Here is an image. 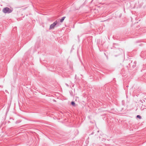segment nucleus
Returning <instances> with one entry per match:
<instances>
[{
    "mask_svg": "<svg viewBox=\"0 0 146 146\" xmlns=\"http://www.w3.org/2000/svg\"><path fill=\"white\" fill-rule=\"evenodd\" d=\"M13 11V9H11L8 7L4 8L3 10V12L5 13H9Z\"/></svg>",
    "mask_w": 146,
    "mask_h": 146,
    "instance_id": "obj_1",
    "label": "nucleus"
},
{
    "mask_svg": "<svg viewBox=\"0 0 146 146\" xmlns=\"http://www.w3.org/2000/svg\"><path fill=\"white\" fill-rule=\"evenodd\" d=\"M58 24V22L57 21H55L52 24H51L49 28V29H53L54 28V27L56 26V27H57V25H56Z\"/></svg>",
    "mask_w": 146,
    "mask_h": 146,
    "instance_id": "obj_2",
    "label": "nucleus"
},
{
    "mask_svg": "<svg viewBox=\"0 0 146 146\" xmlns=\"http://www.w3.org/2000/svg\"><path fill=\"white\" fill-rule=\"evenodd\" d=\"M130 70H132L135 67V64H133V61H131V63L129 64Z\"/></svg>",
    "mask_w": 146,
    "mask_h": 146,
    "instance_id": "obj_3",
    "label": "nucleus"
},
{
    "mask_svg": "<svg viewBox=\"0 0 146 146\" xmlns=\"http://www.w3.org/2000/svg\"><path fill=\"white\" fill-rule=\"evenodd\" d=\"M116 51L118 53V55H120L123 52L122 49L120 48L117 49Z\"/></svg>",
    "mask_w": 146,
    "mask_h": 146,
    "instance_id": "obj_4",
    "label": "nucleus"
},
{
    "mask_svg": "<svg viewBox=\"0 0 146 146\" xmlns=\"http://www.w3.org/2000/svg\"><path fill=\"white\" fill-rule=\"evenodd\" d=\"M66 17H62V18L60 19V22H62Z\"/></svg>",
    "mask_w": 146,
    "mask_h": 146,
    "instance_id": "obj_5",
    "label": "nucleus"
},
{
    "mask_svg": "<svg viewBox=\"0 0 146 146\" xmlns=\"http://www.w3.org/2000/svg\"><path fill=\"white\" fill-rule=\"evenodd\" d=\"M71 104L73 106H75V103L74 101H72L71 103Z\"/></svg>",
    "mask_w": 146,
    "mask_h": 146,
    "instance_id": "obj_6",
    "label": "nucleus"
},
{
    "mask_svg": "<svg viewBox=\"0 0 146 146\" xmlns=\"http://www.w3.org/2000/svg\"><path fill=\"white\" fill-rule=\"evenodd\" d=\"M136 118L139 119H141V116L139 115H137L136 116Z\"/></svg>",
    "mask_w": 146,
    "mask_h": 146,
    "instance_id": "obj_7",
    "label": "nucleus"
},
{
    "mask_svg": "<svg viewBox=\"0 0 146 146\" xmlns=\"http://www.w3.org/2000/svg\"><path fill=\"white\" fill-rule=\"evenodd\" d=\"M133 64H135V67L136 66V64L137 63L136 62V61H134L133 62Z\"/></svg>",
    "mask_w": 146,
    "mask_h": 146,
    "instance_id": "obj_8",
    "label": "nucleus"
},
{
    "mask_svg": "<svg viewBox=\"0 0 146 146\" xmlns=\"http://www.w3.org/2000/svg\"><path fill=\"white\" fill-rule=\"evenodd\" d=\"M117 44H115V43L113 44V47H115V45H116Z\"/></svg>",
    "mask_w": 146,
    "mask_h": 146,
    "instance_id": "obj_9",
    "label": "nucleus"
},
{
    "mask_svg": "<svg viewBox=\"0 0 146 146\" xmlns=\"http://www.w3.org/2000/svg\"><path fill=\"white\" fill-rule=\"evenodd\" d=\"M94 132H93L91 134V135H92L94 134Z\"/></svg>",
    "mask_w": 146,
    "mask_h": 146,
    "instance_id": "obj_10",
    "label": "nucleus"
},
{
    "mask_svg": "<svg viewBox=\"0 0 146 146\" xmlns=\"http://www.w3.org/2000/svg\"><path fill=\"white\" fill-rule=\"evenodd\" d=\"M66 85L67 86H69V85H68L67 84H66Z\"/></svg>",
    "mask_w": 146,
    "mask_h": 146,
    "instance_id": "obj_11",
    "label": "nucleus"
},
{
    "mask_svg": "<svg viewBox=\"0 0 146 146\" xmlns=\"http://www.w3.org/2000/svg\"><path fill=\"white\" fill-rule=\"evenodd\" d=\"M99 132V130H98V131H97V132H98V133Z\"/></svg>",
    "mask_w": 146,
    "mask_h": 146,
    "instance_id": "obj_12",
    "label": "nucleus"
},
{
    "mask_svg": "<svg viewBox=\"0 0 146 146\" xmlns=\"http://www.w3.org/2000/svg\"><path fill=\"white\" fill-rule=\"evenodd\" d=\"M0 87H1L2 88L3 87V86H0Z\"/></svg>",
    "mask_w": 146,
    "mask_h": 146,
    "instance_id": "obj_13",
    "label": "nucleus"
},
{
    "mask_svg": "<svg viewBox=\"0 0 146 146\" xmlns=\"http://www.w3.org/2000/svg\"><path fill=\"white\" fill-rule=\"evenodd\" d=\"M5 92H7V90H5Z\"/></svg>",
    "mask_w": 146,
    "mask_h": 146,
    "instance_id": "obj_14",
    "label": "nucleus"
}]
</instances>
